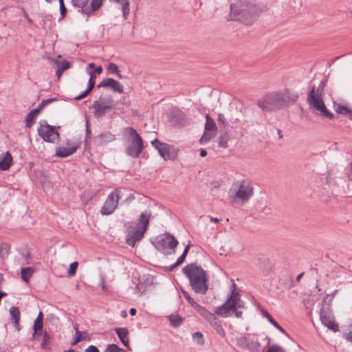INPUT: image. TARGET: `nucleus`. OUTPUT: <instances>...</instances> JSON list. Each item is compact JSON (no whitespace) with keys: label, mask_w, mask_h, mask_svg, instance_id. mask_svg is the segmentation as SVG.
Returning a JSON list of instances; mask_svg holds the SVG:
<instances>
[{"label":"nucleus","mask_w":352,"mask_h":352,"mask_svg":"<svg viewBox=\"0 0 352 352\" xmlns=\"http://www.w3.org/2000/svg\"><path fill=\"white\" fill-rule=\"evenodd\" d=\"M261 346L260 343L258 341H253L248 340L247 349L252 351H258Z\"/></svg>","instance_id":"33"},{"label":"nucleus","mask_w":352,"mask_h":352,"mask_svg":"<svg viewBox=\"0 0 352 352\" xmlns=\"http://www.w3.org/2000/svg\"><path fill=\"white\" fill-rule=\"evenodd\" d=\"M243 307L244 302L241 300V295L239 292L236 290V285L232 283L231 294L222 305L216 307L214 313L221 317H227L230 311Z\"/></svg>","instance_id":"5"},{"label":"nucleus","mask_w":352,"mask_h":352,"mask_svg":"<svg viewBox=\"0 0 352 352\" xmlns=\"http://www.w3.org/2000/svg\"><path fill=\"white\" fill-rule=\"evenodd\" d=\"M323 96L324 94L316 93L315 87H312L307 95V102L309 109L314 110L321 116L331 119L333 117V114L327 109L323 100Z\"/></svg>","instance_id":"7"},{"label":"nucleus","mask_w":352,"mask_h":352,"mask_svg":"<svg viewBox=\"0 0 352 352\" xmlns=\"http://www.w3.org/2000/svg\"><path fill=\"white\" fill-rule=\"evenodd\" d=\"M107 70L109 74H116L118 72V67L116 64L113 63H110L108 65Z\"/></svg>","instance_id":"46"},{"label":"nucleus","mask_w":352,"mask_h":352,"mask_svg":"<svg viewBox=\"0 0 352 352\" xmlns=\"http://www.w3.org/2000/svg\"><path fill=\"white\" fill-rule=\"evenodd\" d=\"M218 120H219V122H221L223 124H224V125L226 124V118H225V116L223 114L219 113L218 115Z\"/></svg>","instance_id":"57"},{"label":"nucleus","mask_w":352,"mask_h":352,"mask_svg":"<svg viewBox=\"0 0 352 352\" xmlns=\"http://www.w3.org/2000/svg\"><path fill=\"white\" fill-rule=\"evenodd\" d=\"M114 107L113 100L112 98H100L93 103V108L95 111V116L98 118L104 115L108 109H111Z\"/></svg>","instance_id":"14"},{"label":"nucleus","mask_w":352,"mask_h":352,"mask_svg":"<svg viewBox=\"0 0 352 352\" xmlns=\"http://www.w3.org/2000/svg\"><path fill=\"white\" fill-rule=\"evenodd\" d=\"M254 188L248 180H237L234 182L228 190V197L232 205H244L253 196Z\"/></svg>","instance_id":"3"},{"label":"nucleus","mask_w":352,"mask_h":352,"mask_svg":"<svg viewBox=\"0 0 352 352\" xmlns=\"http://www.w3.org/2000/svg\"><path fill=\"white\" fill-rule=\"evenodd\" d=\"M34 273V269L30 267H25L21 269V278L22 279L28 283L29 281L30 278L32 276Z\"/></svg>","instance_id":"28"},{"label":"nucleus","mask_w":352,"mask_h":352,"mask_svg":"<svg viewBox=\"0 0 352 352\" xmlns=\"http://www.w3.org/2000/svg\"><path fill=\"white\" fill-rule=\"evenodd\" d=\"M185 254L184 255H181L177 260L176 263H175V266H179V265H181L184 261L185 260Z\"/></svg>","instance_id":"55"},{"label":"nucleus","mask_w":352,"mask_h":352,"mask_svg":"<svg viewBox=\"0 0 352 352\" xmlns=\"http://www.w3.org/2000/svg\"><path fill=\"white\" fill-rule=\"evenodd\" d=\"M325 85H326V80L324 79H322L320 81L318 87L317 88L315 87V92L321 94H324Z\"/></svg>","instance_id":"41"},{"label":"nucleus","mask_w":352,"mask_h":352,"mask_svg":"<svg viewBox=\"0 0 352 352\" xmlns=\"http://www.w3.org/2000/svg\"><path fill=\"white\" fill-rule=\"evenodd\" d=\"M85 352H100V351L96 346L90 345L85 350Z\"/></svg>","instance_id":"53"},{"label":"nucleus","mask_w":352,"mask_h":352,"mask_svg":"<svg viewBox=\"0 0 352 352\" xmlns=\"http://www.w3.org/2000/svg\"><path fill=\"white\" fill-rule=\"evenodd\" d=\"M39 136L47 142L54 143L59 139V133L55 126L47 124L45 120H41L38 127Z\"/></svg>","instance_id":"11"},{"label":"nucleus","mask_w":352,"mask_h":352,"mask_svg":"<svg viewBox=\"0 0 352 352\" xmlns=\"http://www.w3.org/2000/svg\"><path fill=\"white\" fill-rule=\"evenodd\" d=\"M248 339L245 336L236 338V344L242 349H247Z\"/></svg>","instance_id":"36"},{"label":"nucleus","mask_w":352,"mask_h":352,"mask_svg":"<svg viewBox=\"0 0 352 352\" xmlns=\"http://www.w3.org/2000/svg\"><path fill=\"white\" fill-rule=\"evenodd\" d=\"M98 87H110L113 91L122 94L124 90L122 85L113 78H106L98 85Z\"/></svg>","instance_id":"17"},{"label":"nucleus","mask_w":352,"mask_h":352,"mask_svg":"<svg viewBox=\"0 0 352 352\" xmlns=\"http://www.w3.org/2000/svg\"><path fill=\"white\" fill-rule=\"evenodd\" d=\"M102 2L103 0H91L90 6L87 3L82 12L90 15L100 8Z\"/></svg>","instance_id":"20"},{"label":"nucleus","mask_w":352,"mask_h":352,"mask_svg":"<svg viewBox=\"0 0 352 352\" xmlns=\"http://www.w3.org/2000/svg\"><path fill=\"white\" fill-rule=\"evenodd\" d=\"M42 110L40 108L39 105L32 109L26 116L25 118V126L28 128H30L35 122V119L36 116L39 114L41 111Z\"/></svg>","instance_id":"21"},{"label":"nucleus","mask_w":352,"mask_h":352,"mask_svg":"<svg viewBox=\"0 0 352 352\" xmlns=\"http://www.w3.org/2000/svg\"><path fill=\"white\" fill-rule=\"evenodd\" d=\"M153 244L162 254H172L175 252L178 241L173 235L166 234L158 236Z\"/></svg>","instance_id":"8"},{"label":"nucleus","mask_w":352,"mask_h":352,"mask_svg":"<svg viewBox=\"0 0 352 352\" xmlns=\"http://www.w3.org/2000/svg\"><path fill=\"white\" fill-rule=\"evenodd\" d=\"M58 67L61 69L62 71H65L69 67V63L67 60H63L58 63Z\"/></svg>","instance_id":"50"},{"label":"nucleus","mask_w":352,"mask_h":352,"mask_svg":"<svg viewBox=\"0 0 352 352\" xmlns=\"http://www.w3.org/2000/svg\"><path fill=\"white\" fill-rule=\"evenodd\" d=\"M229 139V135L228 133H223L221 134L219 136V146L226 148L228 145V142Z\"/></svg>","instance_id":"32"},{"label":"nucleus","mask_w":352,"mask_h":352,"mask_svg":"<svg viewBox=\"0 0 352 352\" xmlns=\"http://www.w3.org/2000/svg\"><path fill=\"white\" fill-rule=\"evenodd\" d=\"M281 98L283 100V107H286L288 104L295 103L298 99V94L296 91H290L289 90H285L284 91L280 92Z\"/></svg>","instance_id":"18"},{"label":"nucleus","mask_w":352,"mask_h":352,"mask_svg":"<svg viewBox=\"0 0 352 352\" xmlns=\"http://www.w3.org/2000/svg\"><path fill=\"white\" fill-rule=\"evenodd\" d=\"M110 2L118 3L122 6L123 17L126 19L130 12V3L129 0H109Z\"/></svg>","instance_id":"23"},{"label":"nucleus","mask_w":352,"mask_h":352,"mask_svg":"<svg viewBox=\"0 0 352 352\" xmlns=\"http://www.w3.org/2000/svg\"><path fill=\"white\" fill-rule=\"evenodd\" d=\"M75 329H76V338L72 342V345H76L78 342H79L82 339V332L79 331L78 330L77 324L75 325Z\"/></svg>","instance_id":"42"},{"label":"nucleus","mask_w":352,"mask_h":352,"mask_svg":"<svg viewBox=\"0 0 352 352\" xmlns=\"http://www.w3.org/2000/svg\"><path fill=\"white\" fill-rule=\"evenodd\" d=\"M58 100L57 98H48V99H46V100H43L40 104H39V107L40 108L43 109L45 106H46L47 104H50V103H52L54 101H56Z\"/></svg>","instance_id":"49"},{"label":"nucleus","mask_w":352,"mask_h":352,"mask_svg":"<svg viewBox=\"0 0 352 352\" xmlns=\"http://www.w3.org/2000/svg\"><path fill=\"white\" fill-rule=\"evenodd\" d=\"M96 72L98 74H101L103 71V69L101 66H99L98 67L96 68L95 69Z\"/></svg>","instance_id":"63"},{"label":"nucleus","mask_w":352,"mask_h":352,"mask_svg":"<svg viewBox=\"0 0 352 352\" xmlns=\"http://www.w3.org/2000/svg\"><path fill=\"white\" fill-rule=\"evenodd\" d=\"M344 338L346 340L352 343V331H349V333L344 334Z\"/></svg>","instance_id":"58"},{"label":"nucleus","mask_w":352,"mask_h":352,"mask_svg":"<svg viewBox=\"0 0 352 352\" xmlns=\"http://www.w3.org/2000/svg\"><path fill=\"white\" fill-rule=\"evenodd\" d=\"M261 313L263 317L267 319V320L278 331L281 333L286 334L285 329L279 325V324L272 317L269 312L265 309H261Z\"/></svg>","instance_id":"24"},{"label":"nucleus","mask_w":352,"mask_h":352,"mask_svg":"<svg viewBox=\"0 0 352 352\" xmlns=\"http://www.w3.org/2000/svg\"><path fill=\"white\" fill-rule=\"evenodd\" d=\"M136 309L135 308H131L129 310V313L131 316H135L136 314Z\"/></svg>","instance_id":"64"},{"label":"nucleus","mask_w":352,"mask_h":352,"mask_svg":"<svg viewBox=\"0 0 352 352\" xmlns=\"http://www.w3.org/2000/svg\"><path fill=\"white\" fill-rule=\"evenodd\" d=\"M105 138L107 140H108V139L111 140V134H109V133L102 134V135H99V136L98 137V139L100 140V142H102V140L103 138Z\"/></svg>","instance_id":"56"},{"label":"nucleus","mask_w":352,"mask_h":352,"mask_svg":"<svg viewBox=\"0 0 352 352\" xmlns=\"http://www.w3.org/2000/svg\"><path fill=\"white\" fill-rule=\"evenodd\" d=\"M60 12L62 17H64L67 12V9L64 5V3H62L61 5H60Z\"/></svg>","instance_id":"54"},{"label":"nucleus","mask_w":352,"mask_h":352,"mask_svg":"<svg viewBox=\"0 0 352 352\" xmlns=\"http://www.w3.org/2000/svg\"><path fill=\"white\" fill-rule=\"evenodd\" d=\"M50 341V336L45 331L43 336V342L41 343V346L43 348H45L49 344Z\"/></svg>","instance_id":"45"},{"label":"nucleus","mask_w":352,"mask_h":352,"mask_svg":"<svg viewBox=\"0 0 352 352\" xmlns=\"http://www.w3.org/2000/svg\"><path fill=\"white\" fill-rule=\"evenodd\" d=\"M78 263L77 261H74L70 264L69 267L67 271L68 276L71 277L75 274L77 267H78Z\"/></svg>","instance_id":"38"},{"label":"nucleus","mask_w":352,"mask_h":352,"mask_svg":"<svg viewBox=\"0 0 352 352\" xmlns=\"http://www.w3.org/2000/svg\"><path fill=\"white\" fill-rule=\"evenodd\" d=\"M64 71H62L61 69H60L59 67L57 68L56 71V75L58 76V77H60V75L62 74V73Z\"/></svg>","instance_id":"62"},{"label":"nucleus","mask_w":352,"mask_h":352,"mask_svg":"<svg viewBox=\"0 0 352 352\" xmlns=\"http://www.w3.org/2000/svg\"><path fill=\"white\" fill-rule=\"evenodd\" d=\"M267 352H286L285 350L278 344H274L268 348Z\"/></svg>","instance_id":"43"},{"label":"nucleus","mask_w":352,"mask_h":352,"mask_svg":"<svg viewBox=\"0 0 352 352\" xmlns=\"http://www.w3.org/2000/svg\"><path fill=\"white\" fill-rule=\"evenodd\" d=\"M336 112L340 114L352 116V110L342 105H338L336 107Z\"/></svg>","instance_id":"34"},{"label":"nucleus","mask_w":352,"mask_h":352,"mask_svg":"<svg viewBox=\"0 0 352 352\" xmlns=\"http://www.w3.org/2000/svg\"><path fill=\"white\" fill-rule=\"evenodd\" d=\"M258 106L265 111L284 108L280 92H272L264 96L258 100Z\"/></svg>","instance_id":"9"},{"label":"nucleus","mask_w":352,"mask_h":352,"mask_svg":"<svg viewBox=\"0 0 352 352\" xmlns=\"http://www.w3.org/2000/svg\"><path fill=\"white\" fill-rule=\"evenodd\" d=\"M120 192V190L117 188L107 196L101 208L100 212L102 214L109 215L116 210L118 207V201L121 198Z\"/></svg>","instance_id":"12"},{"label":"nucleus","mask_w":352,"mask_h":352,"mask_svg":"<svg viewBox=\"0 0 352 352\" xmlns=\"http://www.w3.org/2000/svg\"><path fill=\"white\" fill-rule=\"evenodd\" d=\"M122 349L119 348L116 344H109L104 352H119Z\"/></svg>","instance_id":"47"},{"label":"nucleus","mask_w":352,"mask_h":352,"mask_svg":"<svg viewBox=\"0 0 352 352\" xmlns=\"http://www.w3.org/2000/svg\"><path fill=\"white\" fill-rule=\"evenodd\" d=\"M43 329V314L41 311L39 312L36 319L34 321V333L39 330H42Z\"/></svg>","instance_id":"30"},{"label":"nucleus","mask_w":352,"mask_h":352,"mask_svg":"<svg viewBox=\"0 0 352 352\" xmlns=\"http://www.w3.org/2000/svg\"><path fill=\"white\" fill-rule=\"evenodd\" d=\"M192 340L200 345L204 344V339L203 335L199 331L195 332L192 334Z\"/></svg>","instance_id":"35"},{"label":"nucleus","mask_w":352,"mask_h":352,"mask_svg":"<svg viewBox=\"0 0 352 352\" xmlns=\"http://www.w3.org/2000/svg\"><path fill=\"white\" fill-rule=\"evenodd\" d=\"M116 332L120 338V341L123 343V344L126 346L129 344V340L127 339L128 330L126 328H117L116 329Z\"/></svg>","instance_id":"26"},{"label":"nucleus","mask_w":352,"mask_h":352,"mask_svg":"<svg viewBox=\"0 0 352 352\" xmlns=\"http://www.w3.org/2000/svg\"><path fill=\"white\" fill-rule=\"evenodd\" d=\"M263 10L259 6L249 0H240L230 6V12L234 20L239 21L246 25H252Z\"/></svg>","instance_id":"1"},{"label":"nucleus","mask_w":352,"mask_h":352,"mask_svg":"<svg viewBox=\"0 0 352 352\" xmlns=\"http://www.w3.org/2000/svg\"><path fill=\"white\" fill-rule=\"evenodd\" d=\"M170 120L177 126H184L189 124L190 121L187 116L179 109H173L170 112Z\"/></svg>","instance_id":"15"},{"label":"nucleus","mask_w":352,"mask_h":352,"mask_svg":"<svg viewBox=\"0 0 352 352\" xmlns=\"http://www.w3.org/2000/svg\"><path fill=\"white\" fill-rule=\"evenodd\" d=\"M182 292L184 296V298L187 300V301L188 302V303L193 307L195 308L196 307V305L198 304L188 294V293L185 291V290H183L182 289Z\"/></svg>","instance_id":"40"},{"label":"nucleus","mask_w":352,"mask_h":352,"mask_svg":"<svg viewBox=\"0 0 352 352\" xmlns=\"http://www.w3.org/2000/svg\"><path fill=\"white\" fill-rule=\"evenodd\" d=\"M169 320L173 326L177 327L182 322V318L179 316H169Z\"/></svg>","instance_id":"39"},{"label":"nucleus","mask_w":352,"mask_h":352,"mask_svg":"<svg viewBox=\"0 0 352 352\" xmlns=\"http://www.w3.org/2000/svg\"><path fill=\"white\" fill-rule=\"evenodd\" d=\"M66 146H59L56 148V156L58 157H66L76 152L78 145L67 141Z\"/></svg>","instance_id":"16"},{"label":"nucleus","mask_w":352,"mask_h":352,"mask_svg":"<svg viewBox=\"0 0 352 352\" xmlns=\"http://www.w3.org/2000/svg\"><path fill=\"white\" fill-rule=\"evenodd\" d=\"M208 322L210 323V324L214 329L221 324L220 321L215 316V315H213L212 318H210Z\"/></svg>","instance_id":"48"},{"label":"nucleus","mask_w":352,"mask_h":352,"mask_svg":"<svg viewBox=\"0 0 352 352\" xmlns=\"http://www.w3.org/2000/svg\"><path fill=\"white\" fill-rule=\"evenodd\" d=\"M329 298H330V300H331L333 298V296H331V295H327L324 298L322 302V307L320 309V321L322 324L327 327L329 329L333 332H338L339 331V327L335 322L333 316L329 311V305H325L326 300Z\"/></svg>","instance_id":"10"},{"label":"nucleus","mask_w":352,"mask_h":352,"mask_svg":"<svg viewBox=\"0 0 352 352\" xmlns=\"http://www.w3.org/2000/svg\"><path fill=\"white\" fill-rule=\"evenodd\" d=\"M214 329L216 330L217 333L218 334H219L220 336H221L222 337L226 336V332H225L221 324L220 325H219L218 327H217L216 328H214Z\"/></svg>","instance_id":"51"},{"label":"nucleus","mask_w":352,"mask_h":352,"mask_svg":"<svg viewBox=\"0 0 352 352\" xmlns=\"http://www.w3.org/2000/svg\"><path fill=\"white\" fill-rule=\"evenodd\" d=\"M194 309L197 311V313H199L208 321L210 320V318H212L213 315H214V314L210 312L206 308L201 307L199 304H197Z\"/></svg>","instance_id":"27"},{"label":"nucleus","mask_w":352,"mask_h":352,"mask_svg":"<svg viewBox=\"0 0 352 352\" xmlns=\"http://www.w3.org/2000/svg\"><path fill=\"white\" fill-rule=\"evenodd\" d=\"M216 133L205 131L199 140L200 144H204L208 143L212 138H213L216 135Z\"/></svg>","instance_id":"29"},{"label":"nucleus","mask_w":352,"mask_h":352,"mask_svg":"<svg viewBox=\"0 0 352 352\" xmlns=\"http://www.w3.org/2000/svg\"><path fill=\"white\" fill-rule=\"evenodd\" d=\"M90 91H89V89H86V90H85L82 94H80V95H78V96H76V97L74 98V99H75L76 100H81V99H82V98H85V97H86V96L89 94V93H90Z\"/></svg>","instance_id":"52"},{"label":"nucleus","mask_w":352,"mask_h":352,"mask_svg":"<svg viewBox=\"0 0 352 352\" xmlns=\"http://www.w3.org/2000/svg\"><path fill=\"white\" fill-rule=\"evenodd\" d=\"M89 0H72V5L74 7H78L81 8V11L82 12L86 4L88 3Z\"/></svg>","instance_id":"37"},{"label":"nucleus","mask_w":352,"mask_h":352,"mask_svg":"<svg viewBox=\"0 0 352 352\" xmlns=\"http://www.w3.org/2000/svg\"><path fill=\"white\" fill-rule=\"evenodd\" d=\"M22 256L25 258L28 259L30 258V253L29 251H25L23 253H21Z\"/></svg>","instance_id":"59"},{"label":"nucleus","mask_w":352,"mask_h":352,"mask_svg":"<svg viewBox=\"0 0 352 352\" xmlns=\"http://www.w3.org/2000/svg\"><path fill=\"white\" fill-rule=\"evenodd\" d=\"M122 135L130 142V144L126 147V153L131 157H138L144 148V141L141 136L133 127L124 128Z\"/></svg>","instance_id":"4"},{"label":"nucleus","mask_w":352,"mask_h":352,"mask_svg":"<svg viewBox=\"0 0 352 352\" xmlns=\"http://www.w3.org/2000/svg\"><path fill=\"white\" fill-rule=\"evenodd\" d=\"M10 251V245L8 243L0 245V260H3L8 256Z\"/></svg>","instance_id":"31"},{"label":"nucleus","mask_w":352,"mask_h":352,"mask_svg":"<svg viewBox=\"0 0 352 352\" xmlns=\"http://www.w3.org/2000/svg\"><path fill=\"white\" fill-rule=\"evenodd\" d=\"M204 129L205 131L217 133V126L214 120L208 114L206 115V124Z\"/></svg>","instance_id":"25"},{"label":"nucleus","mask_w":352,"mask_h":352,"mask_svg":"<svg viewBox=\"0 0 352 352\" xmlns=\"http://www.w3.org/2000/svg\"><path fill=\"white\" fill-rule=\"evenodd\" d=\"M88 73L90 76V78L88 82V87L87 89H89V91H91L95 85V81L94 80V78H95V76L93 72L89 71L88 72Z\"/></svg>","instance_id":"44"},{"label":"nucleus","mask_w":352,"mask_h":352,"mask_svg":"<svg viewBox=\"0 0 352 352\" xmlns=\"http://www.w3.org/2000/svg\"><path fill=\"white\" fill-rule=\"evenodd\" d=\"M91 133V130L89 129V121L87 119L86 120V135L87 137L89 135V134Z\"/></svg>","instance_id":"60"},{"label":"nucleus","mask_w":352,"mask_h":352,"mask_svg":"<svg viewBox=\"0 0 352 352\" xmlns=\"http://www.w3.org/2000/svg\"><path fill=\"white\" fill-rule=\"evenodd\" d=\"M151 213L149 211L142 212L140 215L139 221L135 228L129 231L126 236V243L134 247L136 242L140 241L147 230Z\"/></svg>","instance_id":"6"},{"label":"nucleus","mask_w":352,"mask_h":352,"mask_svg":"<svg viewBox=\"0 0 352 352\" xmlns=\"http://www.w3.org/2000/svg\"><path fill=\"white\" fill-rule=\"evenodd\" d=\"M10 314L11 316V320L12 321L14 327L18 330L20 331L21 327L19 324L20 320V311L18 307H12L10 309Z\"/></svg>","instance_id":"22"},{"label":"nucleus","mask_w":352,"mask_h":352,"mask_svg":"<svg viewBox=\"0 0 352 352\" xmlns=\"http://www.w3.org/2000/svg\"><path fill=\"white\" fill-rule=\"evenodd\" d=\"M151 145L157 150L164 160H174L176 156L175 148L166 143L160 142L157 138L151 141Z\"/></svg>","instance_id":"13"},{"label":"nucleus","mask_w":352,"mask_h":352,"mask_svg":"<svg viewBox=\"0 0 352 352\" xmlns=\"http://www.w3.org/2000/svg\"><path fill=\"white\" fill-rule=\"evenodd\" d=\"M234 315L237 318H240L243 315V312L241 311H236Z\"/></svg>","instance_id":"61"},{"label":"nucleus","mask_w":352,"mask_h":352,"mask_svg":"<svg viewBox=\"0 0 352 352\" xmlns=\"http://www.w3.org/2000/svg\"><path fill=\"white\" fill-rule=\"evenodd\" d=\"M12 162V157L11 154L7 151L4 154L0 155V170H7L10 168Z\"/></svg>","instance_id":"19"},{"label":"nucleus","mask_w":352,"mask_h":352,"mask_svg":"<svg viewBox=\"0 0 352 352\" xmlns=\"http://www.w3.org/2000/svg\"><path fill=\"white\" fill-rule=\"evenodd\" d=\"M183 273L189 280L192 289L198 294H205L208 289V276L206 272L196 263L186 265Z\"/></svg>","instance_id":"2"}]
</instances>
